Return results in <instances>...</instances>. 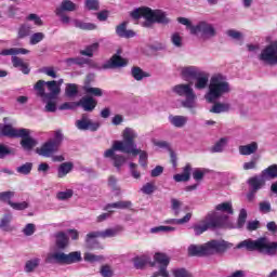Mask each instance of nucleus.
<instances>
[{
    "mask_svg": "<svg viewBox=\"0 0 277 277\" xmlns=\"http://www.w3.org/2000/svg\"><path fill=\"white\" fill-rule=\"evenodd\" d=\"M121 137L122 141H114L111 147L106 149L103 154L104 159L109 161L118 171L122 170V166L127 163V157L122 154H118V151L127 155L137 148L135 138L138 137V134L133 128H124Z\"/></svg>",
    "mask_w": 277,
    "mask_h": 277,
    "instance_id": "1",
    "label": "nucleus"
},
{
    "mask_svg": "<svg viewBox=\"0 0 277 277\" xmlns=\"http://www.w3.org/2000/svg\"><path fill=\"white\" fill-rule=\"evenodd\" d=\"M230 90L228 78L223 74H214L210 78L205 100L207 103H215V101L222 98L225 94H229Z\"/></svg>",
    "mask_w": 277,
    "mask_h": 277,
    "instance_id": "2",
    "label": "nucleus"
},
{
    "mask_svg": "<svg viewBox=\"0 0 277 277\" xmlns=\"http://www.w3.org/2000/svg\"><path fill=\"white\" fill-rule=\"evenodd\" d=\"M230 248L233 243L226 240H210L203 245H190L188 254L189 256H210L211 254H224Z\"/></svg>",
    "mask_w": 277,
    "mask_h": 277,
    "instance_id": "3",
    "label": "nucleus"
},
{
    "mask_svg": "<svg viewBox=\"0 0 277 277\" xmlns=\"http://www.w3.org/2000/svg\"><path fill=\"white\" fill-rule=\"evenodd\" d=\"M238 250L246 248L250 252H260L266 256H275L277 253V242H272L266 237L258 238L256 240L247 239L239 242L236 247Z\"/></svg>",
    "mask_w": 277,
    "mask_h": 277,
    "instance_id": "4",
    "label": "nucleus"
},
{
    "mask_svg": "<svg viewBox=\"0 0 277 277\" xmlns=\"http://www.w3.org/2000/svg\"><path fill=\"white\" fill-rule=\"evenodd\" d=\"M130 15L135 21H137V18H145L147 22L144 24V27H148L150 23H159L160 25H168V23H170V17H168V13L163 10L138 8L132 11Z\"/></svg>",
    "mask_w": 277,
    "mask_h": 277,
    "instance_id": "5",
    "label": "nucleus"
},
{
    "mask_svg": "<svg viewBox=\"0 0 277 277\" xmlns=\"http://www.w3.org/2000/svg\"><path fill=\"white\" fill-rule=\"evenodd\" d=\"M35 90L37 92V96L41 97V101H55L57 96H60V92H62V88L57 85V81H44L39 80L35 84Z\"/></svg>",
    "mask_w": 277,
    "mask_h": 277,
    "instance_id": "6",
    "label": "nucleus"
},
{
    "mask_svg": "<svg viewBox=\"0 0 277 277\" xmlns=\"http://www.w3.org/2000/svg\"><path fill=\"white\" fill-rule=\"evenodd\" d=\"M172 91L174 94H177V96H183L185 100L182 101V107L185 109H196L198 107V96L196 95V92H194V88L192 87V83H181L175 87H173Z\"/></svg>",
    "mask_w": 277,
    "mask_h": 277,
    "instance_id": "7",
    "label": "nucleus"
},
{
    "mask_svg": "<svg viewBox=\"0 0 277 277\" xmlns=\"http://www.w3.org/2000/svg\"><path fill=\"white\" fill-rule=\"evenodd\" d=\"M234 213L235 210L233 209V201H225L217 203L214 207V210L209 212L208 215H212L213 220L221 221V225H217L219 228H228V215H234Z\"/></svg>",
    "mask_w": 277,
    "mask_h": 277,
    "instance_id": "8",
    "label": "nucleus"
},
{
    "mask_svg": "<svg viewBox=\"0 0 277 277\" xmlns=\"http://www.w3.org/2000/svg\"><path fill=\"white\" fill-rule=\"evenodd\" d=\"M118 233H120V228L118 227L108 228L102 232H91L85 236V248H88V250H98L101 248L96 241L98 237L102 239H109L111 237H116Z\"/></svg>",
    "mask_w": 277,
    "mask_h": 277,
    "instance_id": "9",
    "label": "nucleus"
},
{
    "mask_svg": "<svg viewBox=\"0 0 277 277\" xmlns=\"http://www.w3.org/2000/svg\"><path fill=\"white\" fill-rule=\"evenodd\" d=\"M48 263H61L63 265H72V263H79L81 261V252L74 251L69 254L64 252H54L48 255Z\"/></svg>",
    "mask_w": 277,
    "mask_h": 277,
    "instance_id": "10",
    "label": "nucleus"
},
{
    "mask_svg": "<svg viewBox=\"0 0 277 277\" xmlns=\"http://www.w3.org/2000/svg\"><path fill=\"white\" fill-rule=\"evenodd\" d=\"M216 34L215 26L205 21L192 28V36H200L202 40H211V38H215Z\"/></svg>",
    "mask_w": 277,
    "mask_h": 277,
    "instance_id": "11",
    "label": "nucleus"
},
{
    "mask_svg": "<svg viewBox=\"0 0 277 277\" xmlns=\"http://www.w3.org/2000/svg\"><path fill=\"white\" fill-rule=\"evenodd\" d=\"M258 58L263 64H267L268 66H276L277 65V40L266 45L261 51Z\"/></svg>",
    "mask_w": 277,
    "mask_h": 277,
    "instance_id": "12",
    "label": "nucleus"
},
{
    "mask_svg": "<svg viewBox=\"0 0 277 277\" xmlns=\"http://www.w3.org/2000/svg\"><path fill=\"white\" fill-rule=\"evenodd\" d=\"M14 196H16V193L14 190L0 192V202H5L14 211H25V209H29V202L27 201H12V198H14Z\"/></svg>",
    "mask_w": 277,
    "mask_h": 277,
    "instance_id": "13",
    "label": "nucleus"
},
{
    "mask_svg": "<svg viewBox=\"0 0 277 277\" xmlns=\"http://www.w3.org/2000/svg\"><path fill=\"white\" fill-rule=\"evenodd\" d=\"M155 263L160 265L159 269L155 272L150 277H170V272L168 271V266L170 265V256L166 253H155L154 255Z\"/></svg>",
    "mask_w": 277,
    "mask_h": 277,
    "instance_id": "14",
    "label": "nucleus"
},
{
    "mask_svg": "<svg viewBox=\"0 0 277 277\" xmlns=\"http://www.w3.org/2000/svg\"><path fill=\"white\" fill-rule=\"evenodd\" d=\"M221 221L213 219L211 214H207L198 224L193 227L195 235H202L209 228H220Z\"/></svg>",
    "mask_w": 277,
    "mask_h": 277,
    "instance_id": "15",
    "label": "nucleus"
},
{
    "mask_svg": "<svg viewBox=\"0 0 277 277\" xmlns=\"http://www.w3.org/2000/svg\"><path fill=\"white\" fill-rule=\"evenodd\" d=\"M76 127L79 131H98L101 129V123L94 121L88 117V115H82V117L76 121Z\"/></svg>",
    "mask_w": 277,
    "mask_h": 277,
    "instance_id": "16",
    "label": "nucleus"
},
{
    "mask_svg": "<svg viewBox=\"0 0 277 277\" xmlns=\"http://www.w3.org/2000/svg\"><path fill=\"white\" fill-rule=\"evenodd\" d=\"M1 133L5 137H25L29 134V129H14L11 124H5L1 128Z\"/></svg>",
    "mask_w": 277,
    "mask_h": 277,
    "instance_id": "17",
    "label": "nucleus"
},
{
    "mask_svg": "<svg viewBox=\"0 0 277 277\" xmlns=\"http://www.w3.org/2000/svg\"><path fill=\"white\" fill-rule=\"evenodd\" d=\"M57 150H60L58 147H56V145H54L50 140L43 143L40 147L36 148L37 155H40V157H47V158L53 157V155H55Z\"/></svg>",
    "mask_w": 277,
    "mask_h": 277,
    "instance_id": "18",
    "label": "nucleus"
},
{
    "mask_svg": "<svg viewBox=\"0 0 277 277\" xmlns=\"http://www.w3.org/2000/svg\"><path fill=\"white\" fill-rule=\"evenodd\" d=\"M200 68L196 66H184L180 68V74L184 81H192V79H196L198 75H200Z\"/></svg>",
    "mask_w": 277,
    "mask_h": 277,
    "instance_id": "19",
    "label": "nucleus"
},
{
    "mask_svg": "<svg viewBox=\"0 0 277 277\" xmlns=\"http://www.w3.org/2000/svg\"><path fill=\"white\" fill-rule=\"evenodd\" d=\"M168 120L171 127L175 129H184L187 127V122H189V117L183 115H169Z\"/></svg>",
    "mask_w": 277,
    "mask_h": 277,
    "instance_id": "20",
    "label": "nucleus"
},
{
    "mask_svg": "<svg viewBox=\"0 0 277 277\" xmlns=\"http://www.w3.org/2000/svg\"><path fill=\"white\" fill-rule=\"evenodd\" d=\"M129 61L127 58H122L120 55H114L108 62L103 65V68H123L127 66Z\"/></svg>",
    "mask_w": 277,
    "mask_h": 277,
    "instance_id": "21",
    "label": "nucleus"
},
{
    "mask_svg": "<svg viewBox=\"0 0 277 277\" xmlns=\"http://www.w3.org/2000/svg\"><path fill=\"white\" fill-rule=\"evenodd\" d=\"M127 155H132V157H137V155H138L140 166H142V168L148 167V153L146 150H142V149L135 147L131 151H128Z\"/></svg>",
    "mask_w": 277,
    "mask_h": 277,
    "instance_id": "22",
    "label": "nucleus"
},
{
    "mask_svg": "<svg viewBox=\"0 0 277 277\" xmlns=\"http://www.w3.org/2000/svg\"><path fill=\"white\" fill-rule=\"evenodd\" d=\"M184 211H187V213L182 217V219H169L164 221V224H177V225H183V224H188L190 222L194 212L189 209V206H185Z\"/></svg>",
    "mask_w": 277,
    "mask_h": 277,
    "instance_id": "23",
    "label": "nucleus"
},
{
    "mask_svg": "<svg viewBox=\"0 0 277 277\" xmlns=\"http://www.w3.org/2000/svg\"><path fill=\"white\" fill-rule=\"evenodd\" d=\"M31 134V131L28 130V134L24 135V136H18L22 137L21 141V146L22 148H24V150H31L34 148H36V146H38V141H36L34 137L29 136Z\"/></svg>",
    "mask_w": 277,
    "mask_h": 277,
    "instance_id": "24",
    "label": "nucleus"
},
{
    "mask_svg": "<svg viewBox=\"0 0 277 277\" xmlns=\"http://www.w3.org/2000/svg\"><path fill=\"white\" fill-rule=\"evenodd\" d=\"M30 51L25 48H9L0 51V55L8 57V55H12V57H16V55H29Z\"/></svg>",
    "mask_w": 277,
    "mask_h": 277,
    "instance_id": "25",
    "label": "nucleus"
},
{
    "mask_svg": "<svg viewBox=\"0 0 277 277\" xmlns=\"http://www.w3.org/2000/svg\"><path fill=\"white\" fill-rule=\"evenodd\" d=\"M12 220L13 216L10 213L4 214L0 219V230H2V233H12V230H14V226H12Z\"/></svg>",
    "mask_w": 277,
    "mask_h": 277,
    "instance_id": "26",
    "label": "nucleus"
},
{
    "mask_svg": "<svg viewBox=\"0 0 277 277\" xmlns=\"http://www.w3.org/2000/svg\"><path fill=\"white\" fill-rule=\"evenodd\" d=\"M78 106L82 107L84 111H94L96 107V100L90 96H83L79 102Z\"/></svg>",
    "mask_w": 277,
    "mask_h": 277,
    "instance_id": "27",
    "label": "nucleus"
},
{
    "mask_svg": "<svg viewBox=\"0 0 277 277\" xmlns=\"http://www.w3.org/2000/svg\"><path fill=\"white\" fill-rule=\"evenodd\" d=\"M256 150H259V143H256V142H252L247 145H240L238 147L239 155H242L246 157H248L250 155H254V153H256Z\"/></svg>",
    "mask_w": 277,
    "mask_h": 277,
    "instance_id": "28",
    "label": "nucleus"
},
{
    "mask_svg": "<svg viewBox=\"0 0 277 277\" xmlns=\"http://www.w3.org/2000/svg\"><path fill=\"white\" fill-rule=\"evenodd\" d=\"M230 111V103L215 102L210 108V114H226Z\"/></svg>",
    "mask_w": 277,
    "mask_h": 277,
    "instance_id": "29",
    "label": "nucleus"
},
{
    "mask_svg": "<svg viewBox=\"0 0 277 277\" xmlns=\"http://www.w3.org/2000/svg\"><path fill=\"white\" fill-rule=\"evenodd\" d=\"M265 177L263 175L261 176H254L249 179L248 183L250 186V189L252 192H259V189L263 188L265 186Z\"/></svg>",
    "mask_w": 277,
    "mask_h": 277,
    "instance_id": "30",
    "label": "nucleus"
},
{
    "mask_svg": "<svg viewBox=\"0 0 277 277\" xmlns=\"http://www.w3.org/2000/svg\"><path fill=\"white\" fill-rule=\"evenodd\" d=\"M11 62L14 68H18L24 75H29V65L18 56H12Z\"/></svg>",
    "mask_w": 277,
    "mask_h": 277,
    "instance_id": "31",
    "label": "nucleus"
},
{
    "mask_svg": "<svg viewBox=\"0 0 277 277\" xmlns=\"http://www.w3.org/2000/svg\"><path fill=\"white\" fill-rule=\"evenodd\" d=\"M75 168V164L72 162H63L58 166L57 169V177L58 179H66L70 172H72V169Z\"/></svg>",
    "mask_w": 277,
    "mask_h": 277,
    "instance_id": "32",
    "label": "nucleus"
},
{
    "mask_svg": "<svg viewBox=\"0 0 277 277\" xmlns=\"http://www.w3.org/2000/svg\"><path fill=\"white\" fill-rule=\"evenodd\" d=\"M190 176H192V164H186L183 168V173L175 174L173 179L176 183H186V181H189Z\"/></svg>",
    "mask_w": 277,
    "mask_h": 277,
    "instance_id": "33",
    "label": "nucleus"
},
{
    "mask_svg": "<svg viewBox=\"0 0 277 277\" xmlns=\"http://www.w3.org/2000/svg\"><path fill=\"white\" fill-rule=\"evenodd\" d=\"M195 82V89L196 90H205L207 85H209V75L205 74L203 71H200Z\"/></svg>",
    "mask_w": 277,
    "mask_h": 277,
    "instance_id": "34",
    "label": "nucleus"
},
{
    "mask_svg": "<svg viewBox=\"0 0 277 277\" xmlns=\"http://www.w3.org/2000/svg\"><path fill=\"white\" fill-rule=\"evenodd\" d=\"M132 205L133 203L131 201L121 200L106 205L104 210L109 211V213H114L113 209H131Z\"/></svg>",
    "mask_w": 277,
    "mask_h": 277,
    "instance_id": "35",
    "label": "nucleus"
},
{
    "mask_svg": "<svg viewBox=\"0 0 277 277\" xmlns=\"http://www.w3.org/2000/svg\"><path fill=\"white\" fill-rule=\"evenodd\" d=\"M150 262V258L148 255H141L134 259V267L136 269H144L146 265ZM150 267H155V262H150Z\"/></svg>",
    "mask_w": 277,
    "mask_h": 277,
    "instance_id": "36",
    "label": "nucleus"
},
{
    "mask_svg": "<svg viewBox=\"0 0 277 277\" xmlns=\"http://www.w3.org/2000/svg\"><path fill=\"white\" fill-rule=\"evenodd\" d=\"M56 12H75L77 11V4L70 0H63L58 8L55 9Z\"/></svg>",
    "mask_w": 277,
    "mask_h": 277,
    "instance_id": "37",
    "label": "nucleus"
},
{
    "mask_svg": "<svg viewBox=\"0 0 277 277\" xmlns=\"http://www.w3.org/2000/svg\"><path fill=\"white\" fill-rule=\"evenodd\" d=\"M116 34L119 38H133L135 37V32L133 30L127 29V22H123L116 28Z\"/></svg>",
    "mask_w": 277,
    "mask_h": 277,
    "instance_id": "38",
    "label": "nucleus"
},
{
    "mask_svg": "<svg viewBox=\"0 0 277 277\" xmlns=\"http://www.w3.org/2000/svg\"><path fill=\"white\" fill-rule=\"evenodd\" d=\"M170 42L174 49H183V47H185V41L183 40V35H181V32H172Z\"/></svg>",
    "mask_w": 277,
    "mask_h": 277,
    "instance_id": "39",
    "label": "nucleus"
},
{
    "mask_svg": "<svg viewBox=\"0 0 277 277\" xmlns=\"http://www.w3.org/2000/svg\"><path fill=\"white\" fill-rule=\"evenodd\" d=\"M261 175L266 181H272L274 179H277V164H272L268 168L264 169Z\"/></svg>",
    "mask_w": 277,
    "mask_h": 277,
    "instance_id": "40",
    "label": "nucleus"
},
{
    "mask_svg": "<svg viewBox=\"0 0 277 277\" xmlns=\"http://www.w3.org/2000/svg\"><path fill=\"white\" fill-rule=\"evenodd\" d=\"M74 27H77V29H82L84 31H94V29H96V24L83 22L81 19H74Z\"/></svg>",
    "mask_w": 277,
    "mask_h": 277,
    "instance_id": "41",
    "label": "nucleus"
},
{
    "mask_svg": "<svg viewBox=\"0 0 277 277\" xmlns=\"http://www.w3.org/2000/svg\"><path fill=\"white\" fill-rule=\"evenodd\" d=\"M246 220H248V211L242 208L239 211L236 225L233 226L229 223V227L228 228H243V226H246Z\"/></svg>",
    "mask_w": 277,
    "mask_h": 277,
    "instance_id": "42",
    "label": "nucleus"
},
{
    "mask_svg": "<svg viewBox=\"0 0 277 277\" xmlns=\"http://www.w3.org/2000/svg\"><path fill=\"white\" fill-rule=\"evenodd\" d=\"M39 266H40V259L32 258V259L26 261L24 269H25L26 274H31V272H36V269H38Z\"/></svg>",
    "mask_w": 277,
    "mask_h": 277,
    "instance_id": "43",
    "label": "nucleus"
},
{
    "mask_svg": "<svg viewBox=\"0 0 277 277\" xmlns=\"http://www.w3.org/2000/svg\"><path fill=\"white\" fill-rule=\"evenodd\" d=\"M131 75L135 81H142V79H146V77H150V74L142 70L140 67H133L131 70Z\"/></svg>",
    "mask_w": 277,
    "mask_h": 277,
    "instance_id": "44",
    "label": "nucleus"
},
{
    "mask_svg": "<svg viewBox=\"0 0 277 277\" xmlns=\"http://www.w3.org/2000/svg\"><path fill=\"white\" fill-rule=\"evenodd\" d=\"M56 246L60 250H64L68 246V236L66 233L61 232L56 234Z\"/></svg>",
    "mask_w": 277,
    "mask_h": 277,
    "instance_id": "45",
    "label": "nucleus"
},
{
    "mask_svg": "<svg viewBox=\"0 0 277 277\" xmlns=\"http://www.w3.org/2000/svg\"><path fill=\"white\" fill-rule=\"evenodd\" d=\"M227 144H228V138L223 137L213 145V147L211 148V151L212 153H222L224 150V148H226Z\"/></svg>",
    "mask_w": 277,
    "mask_h": 277,
    "instance_id": "46",
    "label": "nucleus"
},
{
    "mask_svg": "<svg viewBox=\"0 0 277 277\" xmlns=\"http://www.w3.org/2000/svg\"><path fill=\"white\" fill-rule=\"evenodd\" d=\"M96 51H98V43H92L91 45H88L84 50H81L80 55H85L87 57H93Z\"/></svg>",
    "mask_w": 277,
    "mask_h": 277,
    "instance_id": "47",
    "label": "nucleus"
},
{
    "mask_svg": "<svg viewBox=\"0 0 277 277\" xmlns=\"http://www.w3.org/2000/svg\"><path fill=\"white\" fill-rule=\"evenodd\" d=\"M74 194H75V192L70 188H68L66 190L58 192L56 194V200H61V201L70 200V198H72Z\"/></svg>",
    "mask_w": 277,
    "mask_h": 277,
    "instance_id": "48",
    "label": "nucleus"
},
{
    "mask_svg": "<svg viewBox=\"0 0 277 277\" xmlns=\"http://www.w3.org/2000/svg\"><path fill=\"white\" fill-rule=\"evenodd\" d=\"M175 230H176V227L160 225V226L153 227L150 229V233H153V234L174 233Z\"/></svg>",
    "mask_w": 277,
    "mask_h": 277,
    "instance_id": "49",
    "label": "nucleus"
},
{
    "mask_svg": "<svg viewBox=\"0 0 277 277\" xmlns=\"http://www.w3.org/2000/svg\"><path fill=\"white\" fill-rule=\"evenodd\" d=\"M171 209L174 215H181V209H183V201L179 199H171Z\"/></svg>",
    "mask_w": 277,
    "mask_h": 277,
    "instance_id": "50",
    "label": "nucleus"
},
{
    "mask_svg": "<svg viewBox=\"0 0 277 277\" xmlns=\"http://www.w3.org/2000/svg\"><path fill=\"white\" fill-rule=\"evenodd\" d=\"M108 186L110 187L111 192H115L118 196L120 194V186H118V179L116 176L108 177Z\"/></svg>",
    "mask_w": 277,
    "mask_h": 277,
    "instance_id": "51",
    "label": "nucleus"
},
{
    "mask_svg": "<svg viewBox=\"0 0 277 277\" xmlns=\"http://www.w3.org/2000/svg\"><path fill=\"white\" fill-rule=\"evenodd\" d=\"M50 142H52L56 148H60V146H62V142H64V134H62V131H56L54 133V137L50 138Z\"/></svg>",
    "mask_w": 277,
    "mask_h": 277,
    "instance_id": "52",
    "label": "nucleus"
},
{
    "mask_svg": "<svg viewBox=\"0 0 277 277\" xmlns=\"http://www.w3.org/2000/svg\"><path fill=\"white\" fill-rule=\"evenodd\" d=\"M43 40H44L43 32H35L30 36L29 44L34 47L36 44H39V42H42Z\"/></svg>",
    "mask_w": 277,
    "mask_h": 277,
    "instance_id": "53",
    "label": "nucleus"
},
{
    "mask_svg": "<svg viewBox=\"0 0 277 277\" xmlns=\"http://www.w3.org/2000/svg\"><path fill=\"white\" fill-rule=\"evenodd\" d=\"M87 94H91V96H103V90L90 85H84L83 88Z\"/></svg>",
    "mask_w": 277,
    "mask_h": 277,
    "instance_id": "54",
    "label": "nucleus"
},
{
    "mask_svg": "<svg viewBox=\"0 0 277 277\" xmlns=\"http://www.w3.org/2000/svg\"><path fill=\"white\" fill-rule=\"evenodd\" d=\"M84 6L87 10L96 12L101 8V4H100L98 0H85Z\"/></svg>",
    "mask_w": 277,
    "mask_h": 277,
    "instance_id": "55",
    "label": "nucleus"
},
{
    "mask_svg": "<svg viewBox=\"0 0 277 277\" xmlns=\"http://www.w3.org/2000/svg\"><path fill=\"white\" fill-rule=\"evenodd\" d=\"M227 36L233 40H237L238 42H240V44L243 42V34L239 32L238 30H227Z\"/></svg>",
    "mask_w": 277,
    "mask_h": 277,
    "instance_id": "56",
    "label": "nucleus"
},
{
    "mask_svg": "<svg viewBox=\"0 0 277 277\" xmlns=\"http://www.w3.org/2000/svg\"><path fill=\"white\" fill-rule=\"evenodd\" d=\"M172 276L173 277H192V273L185 268H173Z\"/></svg>",
    "mask_w": 277,
    "mask_h": 277,
    "instance_id": "57",
    "label": "nucleus"
},
{
    "mask_svg": "<svg viewBox=\"0 0 277 277\" xmlns=\"http://www.w3.org/2000/svg\"><path fill=\"white\" fill-rule=\"evenodd\" d=\"M103 255H95L93 253H84V261L88 263H98V261H103Z\"/></svg>",
    "mask_w": 277,
    "mask_h": 277,
    "instance_id": "58",
    "label": "nucleus"
},
{
    "mask_svg": "<svg viewBox=\"0 0 277 277\" xmlns=\"http://www.w3.org/2000/svg\"><path fill=\"white\" fill-rule=\"evenodd\" d=\"M209 172V170L207 169H195L193 171V179L195 181H202V179H205V174H207Z\"/></svg>",
    "mask_w": 277,
    "mask_h": 277,
    "instance_id": "59",
    "label": "nucleus"
},
{
    "mask_svg": "<svg viewBox=\"0 0 277 277\" xmlns=\"http://www.w3.org/2000/svg\"><path fill=\"white\" fill-rule=\"evenodd\" d=\"M100 274L103 277H114V269H111V266L109 265H103L100 268Z\"/></svg>",
    "mask_w": 277,
    "mask_h": 277,
    "instance_id": "60",
    "label": "nucleus"
},
{
    "mask_svg": "<svg viewBox=\"0 0 277 277\" xmlns=\"http://www.w3.org/2000/svg\"><path fill=\"white\" fill-rule=\"evenodd\" d=\"M129 167L131 176H133L136 180L142 179V173H140V171L137 170V163L130 162Z\"/></svg>",
    "mask_w": 277,
    "mask_h": 277,
    "instance_id": "61",
    "label": "nucleus"
},
{
    "mask_svg": "<svg viewBox=\"0 0 277 277\" xmlns=\"http://www.w3.org/2000/svg\"><path fill=\"white\" fill-rule=\"evenodd\" d=\"M30 34H31V27L27 25H23L18 30V38L21 39L27 38V36H29Z\"/></svg>",
    "mask_w": 277,
    "mask_h": 277,
    "instance_id": "62",
    "label": "nucleus"
},
{
    "mask_svg": "<svg viewBox=\"0 0 277 277\" xmlns=\"http://www.w3.org/2000/svg\"><path fill=\"white\" fill-rule=\"evenodd\" d=\"M23 233L26 237H31L36 233V225L34 223H28L24 228Z\"/></svg>",
    "mask_w": 277,
    "mask_h": 277,
    "instance_id": "63",
    "label": "nucleus"
},
{
    "mask_svg": "<svg viewBox=\"0 0 277 277\" xmlns=\"http://www.w3.org/2000/svg\"><path fill=\"white\" fill-rule=\"evenodd\" d=\"M32 164L30 162H27L21 167L17 168V172L19 174H29L31 172Z\"/></svg>",
    "mask_w": 277,
    "mask_h": 277,
    "instance_id": "64",
    "label": "nucleus"
}]
</instances>
